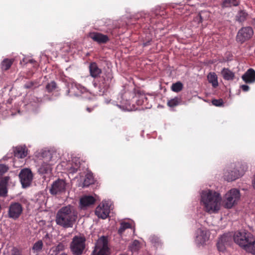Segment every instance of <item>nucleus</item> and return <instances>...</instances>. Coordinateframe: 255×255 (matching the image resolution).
<instances>
[{"instance_id": "obj_1", "label": "nucleus", "mask_w": 255, "mask_h": 255, "mask_svg": "<svg viewBox=\"0 0 255 255\" xmlns=\"http://www.w3.org/2000/svg\"><path fill=\"white\" fill-rule=\"evenodd\" d=\"M200 204L207 213H217L221 208L222 197L220 193L211 189L200 192Z\"/></svg>"}, {"instance_id": "obj_2", "label": "nucleus", "mask_w": 255, "mask_h": 255, "mask_svg": "<svg viewBox=\"0 0 255 255\" xmlns=\"http://www.w3.org/2000/svg\"><path fill=\"white\" fill-rule=\"evenodd\" d=\"M58 157L53 150H42L36 153L35 161L39 165L37 169L40 174H50L52 173L51 164L56 162Z\"/></svg>"}, {"instance_id": "obj_3", "label": "nucleus", "mask_w": 255, "mask_h": 255, "mask_svg": "<svg viewBox=\"0 0 255 255\" xmlns=\"http://www.w3.org/2000/svg\"><path fill=\"white\" fill-rule=\"evenodd\" d=\"M77 218L75 207L67 205L61 208L57 212L55 222L57 225L64 228H73Z\"/></svg>"}, {"instance_id": "obj_4", "label": "nucleus", "mask_w": 255, "mask_h": 255, "mask_svg": "<svg viewBox=\"0 0 255 255\" xmlns=\"http://www.w3.org/2000/svg\"><path fill=\"white\" fill-rule=\"evenodd\" d=\"M235 242L249 253L255 255V237L246 231H240L235 233Z\"/></svg>"}, {"instance_id": "obj_5", "label": "nucleus", "mask_w": 255, "mask_h": 255, "mask_svg": "<svg viewBox=\"0 0 255 255\" xmlns=\"http://www.w3.org/2000/svg\"><path fill=\"white\" fill-rule=\"evenodd\" d=\"M86 249V238L84 236H74L70 244V249L73 255H82Z\"/></svg>"}, {"instance_id": "obj_6", "label": "nucleus", "mask_w": 255, "mask_h": 255, "mask_svg": "<svg viewBox=\"0 0 255 255\" xmlns=\"http://www.w3.org/2000/svg\"><path fill=\"white\" fill-rule=\"evenodd\" d=\"M240 199V193L239 190L235 188L231 189L224 196V207L226 208L231 209L237 203Z\"/></svg>"}, {"instance_id": "obj_7", "label": "nucleus", "mask_w": 255, "mask_h": 255, "mask_svg": "<svg viewBox=\"0 0 255 255\" xmlns=\"http://www.w3.org/2000/svg\"><path fill=\"white\" fill-rule=\"evenodd\" d=\"M109 248L106 237L103 236L97 241L92 255H109Z\"/></svg>"}, {"instance_id": "obj_8", "label": "nucleus", "mask_w": 255, "mask_h": 255, "mask_svg": "<svg viewBox=\"0 0 255 255\" xmlns=\"http://www.w3.org/2000/svg\"><path fill=\"white\" fill-rule=\"evenodd\" d=\"M23 210V207L20 203L11 202L8 208L7 217L13 220H16L22 214Z\"/></svg>"}, {"instance_id": "obj_9", "label": "nucleus", "mask_w": 255, "mask_h": 255, "mask_svg": "<svg viewBox=\"0 0 255 255\" xmlns=\"http://www.w3.org/2000/svg\"><path fill=\"white\" fill-rule=\"evenodd\" d=\"M111 202L109 200H104L96 208L95 214L99 218L106 219L109 215Z\"/></svg>"}, {"instance_id": "obj_10", "label": "nucleus", "mask_w": 255, "mask_h": 255, "mask_svg": "<svg viewBox=\"0 0 255 255\" xmlns=\"http://www.w3.org/2000/svg\"><path fill=\"white\" fill-rule=\"evenodd\" d=\"M209 238V234L204 227L199 228L195 233V243L198 246L205 244Z\"/></svg>"}, {"instance_id": "obj_11", "label": "nucleus", "mask_w": 255, "mask_h": 255, "mask_svg": "<svg viewBox=\"0 0 255 255\" xmlns=\"http://www.w3.org/2000/svg\"><path fill=\"white\" fill-rule=\"evenodd\" d=\"M232 240V235L230 234H225L221 236L217 244L218 250L224 252L227 247L230 246Z\"/></svg>"}, {"instance_id": "obj_12", "label": "nucleus", "mask_w": 255, "mask_h": 255, "mask_svg": "<svg viewBox=\"0 0 255 255\" xmlns=\"http://www.w3.org/2000/svg\"><path fill=\"white\" fill-rule=\"evenodd\" d=\"M253 30L251 27H244L240 29L237 34V40L243 42L250 38L253 35Z\"/></svg>"}, {"instance_id": "obj_13", "label": "nucleus", "mask_w": 255, "mask_h": 255, "mask_svg": "<svg viewBox=\"0 0 255 255\" xmlns=\"http://www.w3.org/2000/svg\"><path fill=\"white\" fill-rule=\"evenodd\" d=\"M65 182L63 180L58 179L52 185L50 192L52 195H57L63 191L65 188Z\"/></svg>"}, {"instance_id": "obj_14", "label": "nucleus", "mask_w": 255, "mask_h": 255, "mask_svg": "<svg viewBox=\"0 0 255 255\" xmlns=\"http://www.w3.org/2000/svg\"><path fill=\"white\" fill-rule=\"evenodd\" d=\"M81 165L80 159L79 157H73L71 161L68 165L67 169L68 174H74L80 168Z\"/></svg>"}, {"instance_id": "obj_15", "label": "nucleus", "mask_w": 255, "mask_h": 255, "mask_svg": "<svg viewBox=\"0 0 255 255\" xmlns=\"http://www.w3.org/2000/svg\"><path fill=\"white\" fill-rule=\"evenodd\" d=\"M89 37L98 43H105L109 40L107 35L98 32H91L89 34Z\"/></svg>"}, {"instance_id": "obj_16", "label": "nucleus", "mask_w": 255, "mask_h": 255, "mask_svg": "<svg viewBox=\"0 0 255 255\" xmlns=\"http://www.w3.org/2000/svg\"><path fill=\"white\" fill-rule=\"evenodd\" d=\"M95 202V199L92 196H84L80 200V206L81 209L89 206L93 204Z\"/></svg>"}, {"instance_id": "obj_17", "label": "nucleus", "mask_w": 255, "mask_h": 255, "mask_svg": "<svg viewBox=\"0 0 255 255\" xmlns=\"http://www.w3.org/2000/svg\"><path fill=\"white\" fill-rule=\"evenodd\" d=\"M243 80L246 83H254L255 82V71L253 69H249L242 76Z\"/></svg>"}, {"instance_id": "obj_18", "label": "nucleus", "mask_w": 255, "mask_h": 255, "mask_svg": "<svg viewBox=\"0 0 255 255\" xmlns=\"http://www.w3.org/2000/svg\"><path fill=\"white\" fill-rule=\"evenodd\" d=\"M14 154L18 158H24L27 154V149L25 146H17L14 150Z\"/></svg>"}, {"instance_id": "obj_19", "label": "nucleus", "mask_w": 255, "mask_h": 255, "mask_svg": "<svg viewBox=\"0 0 255 255\" xmlns=\"http://www.w3.org/2000/svg\"><path fill=\"white\" fill-rule=\"evenodd\" d=\"M9 179L8 176H5L2 180H0V196H5L7 194L6 185Z\"/></svg>"}, {"instance_id": "obj_20", "label": "nucleus", "mask_w": 255, "mask_h": 255, "mask_svg": "<svg viewBox=\"0 0 255 255\" xmlns=\"http://www.w3.org/2000/svg\"><path fill=\"white\" fill-rule=\"evenodd\" d=\"M90 74L93 77H97L101 73V70L95 63H92L89 66Z\"/></svg>"}, {"instance_id": "obj_21", "label": "nucleus", "mask_w": 255, "mask_h": 255, "mask_svg": "<svg viewBox=\"0 0 255 255\" xmlns=\"http://www.w3.org/2000/svg\"><path fill=\"white\" fill-rule=\"evenodd\" d=\"M221 74L223 78L227 80H232L234 77V74L227 68H224Z\"/></svg>"}, {"instance_id": "obj_22", "label": "nucleus", "mask_w": 255, "mask_h": 255, "mask_svg": "<svg viewBox=\"0 0 255 255\" xmlns=\"http://www.w3.org/2000/svg\"><path fill=\"white\" fill-rule=\"evenodd\" d=\"M207 78L210 83H211L214 87H216L218 86V82L217 79V76L214 73H210Z\"/></svg>"}, {"instance_id": "obj_23", "label": "nucleus", "mask_w": 255, "mask_h": 255, "mask_svg": "<svg viewBox=\"0 0 255 255\" xmlns=\"http://www.w3.org/2000/svg\"><path fill=\"white\" fill-rule=\"evenodd\" d=\"M20 177V182L23 188L28 187L32 180L33 176H19Z\"/></svg>"}, {"instance_id": "obj_24", "label": "nucleus", "mask_w": 255, "mask_h": 255, "mask_svg": "<svg viewBox=\"0 0 255 255\" xmlns=\"http://www.w3.org/2000/svg\"><path fill=\"white\" fill-rule=\"evenodd\" d=\"M42 241L41 240H39L34 244L32 248V250L33 253L38 254L42 250Z\"/></svg>"}, {"instance_id": "obj_25", "label": "nucleus", "mask_w": 255, "mask_h": 255, "mask_svg": "<svg viewBox=\"0 0 255 255\" xmlns=\"http://www.w3.org/2000/svg\"><path fill=\"white\" fill-rule=\"evenodd\" d=\"M240 0H225L223 2L224 7L236 6L240 3Z\"/></svg>"}, {"instance_id": "obj_26", "label": "nucleus", "mask_w": 255, "mask_h": 255, "mask_svg": "<svg viewBox=\"0 0 255 255\" xmlns=\"http://www.w3.org/2000/svg\"><path fill=\"white\" fill-rule=\"evenodd\" d=\"M84 177V179H82V180H83V187H88L90 185L94 183L95 180L94 178V176H83Z\"/></svg>"}, {"instance_id": "obj_27", "label": "nucleus", "mask_w": 255, "mask_h": 255, "mask_svg": "<svg viewBox=\"0 0 255 255\" xmlns=\"http://www.w3.org/2000/svg\"><path fill=\"white\" fill-rule=\"evenodd\" d=\"M12 62V59H4L1 63V69L4 70H7L11 66Z\"/></svg>"}, {"instance_id": "obj_28", "label": "nucleus", "mask_w": 255, "mask_h": 255, "mask_svg": "<svg viewBox=\"0 0 255 255\" xmlns=\"http://www.w3.org/2000/svg\"><path fill=\"white\" fill-rule=\"evenodd\" d=\"M131 228V225L128 223L122 222L121 223L120 227L118 230L119 234L122 235L126 229Z\"/></svg>"}, {"instance_id": "obj_29", "label": "nucleus", "mask_w": 255, "mask_h": 255, "mask_svg": "<svg viewBox=\"0 0 255 255\" xmlns=\"http://www.w3.org/2000/svg\"><path fill=\"white\" fill-rule=\"evenodd\" d=\"M183 89V84L178 82L172 84L171 89L173 91L175 92H179Z\"/></svg>"}, {"instance_id": "obj_30", "label": "nucleus", "mask_w": 255, "mask_h": 255, "mask_svg": "<svg viewBox=\"0 0 255 255\" xmlns=\"http://www.w3.org/2000/svg\"><path fill=\"white\" fill-rule=\"evenodd\" d=\"M248 16L247 13L244 10H241L238 13L237 18L238 21L240 22L244 21Z\"/></svg>"}, {"instance_id": "obj_31", "label": "nucleus", "mask_w": 255, "mask_h": 255, "mask_svg": "<svg viewBox=\"0 0 255 255\" xmlns=\"http://www.w3.org/2000/svg\"><path fill=\"white\" fill-rule=\"evenodd\" d=\"M150 240L151 243L156 247H159L160 244V241L158 237L155 236H151L150 238Z\"/></svg>"}, {"instance_id": "obj_32", "label": "nucleus", "mask_w": 255, "mask_h": 255, "mask_svg": "<svg viewBox=\"0 0 255 255\" xmlns=\"http://www.w3.org/2000/svg\"><path fill=\"white\" fill-rule=\"evenodd\" d=\"M139 242L137 240H134L130 246L129 248L131 252L137 251L139 248Z\"/></svg>"}, {"instance_id": "obj_33", "label": "nucleus", "mask_w": 255, "mask_h": 255, "mask_svg": "<svg viewBox=\"0 0 255 255\" xmlns=\"http://www.w3.org/2000/svg\"><path fill=\"white\" fill-rule=\"evenodd\" d=\"M178 104L179 100L177 98H175L173 99H171L169 100L167 103L168 106L170 107H174L177 106Z\"/></svg>"}, {"instance_id": "obj_34", "label": "nucleus", "mask_w": 255, "mask_h": 255, "mask_svg": "<svg viewBox=\"0 0 255 255\" xmlns=\"http://www.w3.org/2000/svg\"><path fill=\"white\" fill-rule=\"evenodd\" d=\"M56 83L52 81L51 83H48L46 85V90L48 92H51L53 90H54L56 88Z\"/></svg>"}, {"instance_id": "obj_35", "label": "nucleus", "mask_w": 255, "mask_h": 255, "mask_svg": "<svg viewBox=\"0 0 255 255\" xmlns=\"http://www.w3.org/2000/svg\"><path fill=\"white\" fill-rule=\"evenodd\" d=\"M18 175H32V172L29 168H25L20 171Z\"/></svg>"}, {"instance_id": "obj_36", "label": "nucleus", "mask_w": 255, "mask_h": 255, "mask_svg": "<svg viewBox=\"0 0 255 255\" xmlns=\"http://www.w3.org/2000/svg\"><path fill=\"white\" fill-rule=\"evenodd\" d=\"M73 84L77 88L78 90H79L81 93H84L87 91V89L85 87H83L80 84H78L76 82H73Z\"/></svg>"}, {"instance_id": "obj_37", "label": "nucleus", "mask_w": 255, "mask_h": 255, "mask_svg": "<svg viewBox=\"0 0 255 255\" xmlns=\"http://www.w3.org/2000/svg\"><path fill=\"white\" fill-rule=\"evenodd\" d=\"M43 240L47 245H50L52 242L51 237L48 234H46L43 237Z\"/></svg>"}, {"instance_id": "obj_38", "label": "nucleus", "mask_w": 255, "mask_h": 255, "mask_svg": "<svg viewBox=\"0 0 255 255\" xmlns=\"http://www.w3.org/2000/svg\"><path fill=\"white\" fill-rule=\"evenodd\" d=\"M8 170V167L4 164H0V175L5 174Z\"/></svg>"}, {"instance_id": "obj_39", "label": "nucleus", "mask_w": 255, "mask_h": 255, "mask_svg": "<svg viewBox=\"0 0 255 255\" xmlns=\"http://www.w3.org/2000/svg\"><path fill=\"white\" fill-rule=\"evenodd\" d=\"M65 245L63 243H60L56 247L55 250L58 252H60L61 251H63L65 249Z\"/></svg>"}, {"instance_id": "obj_40", "label": "nucleus", "mask_w": 255, "mask_h": 255, "mask_svg": "<svg viewBox=\"0 0 255 255\" xmlns=\"http://www.w3.org/2000/svg\"><path fill=\"white\" fill-rule=\"evenodd\" d=\"M212 102L213 105L218 107L221 106L223 104V100L222 99H214Z\"/></svg>"}, {"instance_id": "obj_41", "label": "nucleus", "mask_w": 255, "mask_h": 255, "mask_svg": "<svg viewBox=\"0 0 255 255\" xmlns=\"http://www.w3.org/2000/svg\"><path fill=\"white\" fill-rule=\"evenodd\" d=\"M11 255H22V252L16 248H13L11 250Z\"/></svg>"}, {"instance_id": "obj_42", "label": "nucleus", "mask_w": 255, "mask_h": 255, "mask_svg": "<svg viewBox=\"0 0 255 255\" xmlns=\"http://www.w3.org/2000/svg\"><path fill=\"white\" fill-rule=\"evenodd\" d=\"M110 84L109 80L107 79V80L104 79V82H103L102 84H100V86L101 87H102L103 88H107L108 87H109Z\"/></svg>"}, {"instance_id": "obj_43", "label": "nucleus", "mask_w": 255, "mask_h": 255, "mask_svg": "<svg viewBox=\"0 0 255 255\" xmlns=\"http://www.w3.org/2000/svg\"><path fill=\"white\" fill-rule=\"evenodd\" d=\"M227 177L225 179L228 181H232L237 179L236 176H227Z\"/></svg>"}, {"instance_id": "obj_44", "label": "nucleus", "mask_w": 255, "mask_h": 255, "mask_svg": "<svg viewBox=\"0 0 255 255\" xmlns=\"http://www.w3.org/2000/svg\"><path fill=\"white\" fill-rule=\"evenodd\" d=\"M241 88L242 89V90L245 91V92H247L249 90V87L248 86V85H243L241 86Z\"/></svg>"}, {"instance_id": "obj_45", "label": "nucleus", "mask_w": 255, "mask_h": 255, "mask_svg": "<svg viewBox=\"0 0 255 255\" xmlns=\"http://www.w3.org/2000/svg\"><path fill=\"white\" fill-rule=\"evenodd\" d=\"M202 13H200V14H199V17H200V21H202V15H201V14H202Z\"/></svg>"}, {"instance_id": "obj_46", "label": "nucleus", "mask_w": 255, "mask_h": 255, "mask_svg": "<svg viewBox=\"0 0 255 255\" xmlns=\"http://www.w3.org/2000/svg\"><path fill=\"white\" fill-rule=\"evenodd\" d=\"M25 87L27 88H29L31 87V86H29V85H25Z\"/></svg>"}, {"instance_id": "obj_47", "label": "nucleus", "mask_w": 255, "mask_h": 255, "mask_svg": "<svg viewBox=\"0 0 255 255\" xmlns=\"http://www.w3.org/2000/svg\"><path fill=\"white\" fill-rule=\"evenodd\" d=\"M87 110L89 112H90L91 111V109L89 108H87Z\"/></svg>"}, {"instance_id": "obj_48", "label": "nucleus", "mask_w": 255, "mask_h": 255, "mask_svg": "<svg viewBox=\"0 0 255 255\" xmlns=\"http://www.w3.org/2000/svg\"><path fill=\"white\" fill-rule=\"evenodd\" d=\"M92 173L91 172H89L87 173V174L86 175H91Z\"/></svg>"}, {"instance_id": "obj_49", "label": "nucleus", "mask_w": 255, "mask_h": 255, "mask_svg": "<svg viewBox=\"0 0 255 255\" xmlns=\"http://www.w3.org/2000/svg\"><path fill=\"white\" fill-rule=\"evenodd\" d=\"M60 255H67L65 253H62Z\"/></svg>"}, {"instance_id": "obj_50", "label": "nucleus", "mask_w": 255, "mask_h": 255, "mask_svg": "<svg viewBox=\"0 0 255 255\" xmlns=\"http://www.w3.org/2000/svg\"><path fill=\"white\" fill-rule=\"evenodd\" d=\"M30 62L32 63V62H33V60H30Z\"/></svg>"}]
</instances>
